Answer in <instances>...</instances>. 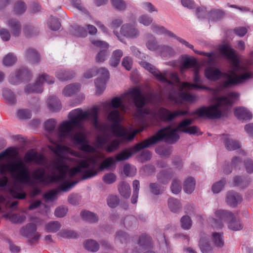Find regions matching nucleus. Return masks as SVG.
<instances>
[{
	"label": "nucleus",
	"mask_w": 253,
	"mask_h": 253,
	"mask_svg": "<svg viewBox=\"0 0 253 253\" xmlns=\"http://www.w3.org/2000/svg\"><path fill=\"white\" fill-rule=\"evenodd\" d=\"M98 108L94 106L89 111H83L81 108L75 109L68 114L69 120L62 122L57 129V135L59 139L71 138L77 145L81 146L80 149L85 152H93L94 148L88 144L87 140L84 133L77 132L74 135L71 132L75 127H80L83 122L89 120L94 127L99 131H106L105 126L99 123Z\"/></svg>",
	"instance_id": "nucleus-1"
},
{
	"label": "nucleus",
	"mask_w": 253,
	"mask_h": 253,
	"mask_svg": "<svg viewBox=\"0 0 253 253\" xmlns=\"http://www.w3.org/2000/svg\"><path fill=\"white\" fill-rule=\"evenodd\" d=\"M97 164L98 160L95 157H91L85 160H80L78 165L70 170L68 166L54 162L53 169L57 170L59 173L58 174L53 171L51 175H45L44 169L39 168L33 171L32 177L41 183L57 182L63 181L69 171L70 177H73L79 173H83L82 179L84 180L97 175L98 171L96 169V167Z\"/></svg>",
	"instance_id": "nucleus-2"
},
{
	"label": "nucleus",
	"mask_w": 253,
	"mask_h": 253,
	"mask_svg": "<svg viewBox=\"0 0 253 253\" xmlns=\"http://www.w3.org/2000/svg\"><path fill=\"white\" fill-rule=\"evenodd\" d=\"M188 125L186 122H180L176 128H171L169 125L160 129L153 136L138 143L132 148V152L136 153L144 148L164 140L168 143H174L179 139V135L176 133L180 132L181 127Z\"/></svg>",
	"instance_id": "nucleus-3"
},
{
	"label": "nucleus",
	"mask_w": 253,
	"mask_h": 253,
	"mask_svg": "<svg viewBox=\"0 0 253 253\" xmlns=\"http://www.w3.org/2000/svg\"><path fill=\"white\" fill-rule=\"evenodd\" d=\"M213 104L208 107L203 106L192 113L199 118H205L209 119H220L227 117L229 114L230 107L232 105V101L227 97L222 96L214 99Z\"/></svg>",
	"instance_id": "nucleus-4"
},
{
	"label": "nucleus",
	"mask_w": 253,
	"mask_h": 253,
	"mask_svg": "<svg viewBox=\"0 0 253 253\" xmlns=\"http://www.w3.org/2000/svg\"><path fill=\"white\" fill-rule=\"evenodd\" d=\"M109 106L114 108L108 115V120L112 123L111 126L112 132L115 136L121 137L123 139L131 141L135 137L136 132H129L120 124L121 116L120 111L118 110L121 107L123 110L125 106L122 98L120 97H114Z\"/></svg>",
	"instance_id": "nucleus-5"
},
{
	"label": "nucleus",
	"mask_w": 253,
	"mask_h": 253,
	"mask_svg": "<svg viewBox=\"0 0 253 253\" xmlns=\"http://www.w3.org/2000/svg\"><path fill=\"white\" fill-rule=\"evenodd\" d=\"M9 172L17 182L25 184H31V175L26 165L21 159L10 164L2 165L0 166V174L4 175Z\"/></svg>",
	"instance_id": "nucleus-6"
},
{
	"label": "nucleus",
	"mask_w": 253,
	"mask_h": 253,
	"mask_svg": "<svg viewBox=\"0 0 253 253\" xmlns=\"http://www.w3.org/2000/svg\"><path fill=\"white\" fill-rule=\"evenodd\" d=\"M209 221L211 226L216 229L222 228L224 221L227 222L229 229L233 231L241 230L243 227L239 219L228 211L219 210L215 211V218H210Z\"/></svg>",
	"instance_id": "nucleus-7"
},
{
	"label": "nucleus",
	"mask_w": 253,
	"mask_h": 253,
	"mask_svg": "<svg viewBox=\"0 0 253 253\" xmlns=\"http://www.w3.org/2000/svg\"><path fill=\"white\" fill-rule=\"evenodd\" d=\"M234 71H229L228 73H222L218 68L208 67L205 70V77L209 80L215 81L223 77L226 79L223 82V86L225 87H229L243 83V81L248 78V75L242 76H237L235 78L232 77V74H234Z\"/></svg>",
	"instance_id": "nucleus-8"
},
{
	"label": "nucleus",
	"mask_w": 253,
	"mask_h": 253,
	"mask_svg": "<svg viewBox=\"0 0 253 253\" xmlns=\"http://www.w3.org/2000/svg\"><path fill=\"white\" fill-rule=\"evenodd\" d=\"M128 94L130 95L136 107V116L138 118L142 119L146 115L150 116L152 119L156 118L155 112L148 108H144L146 103V98L139 88H133Z\"/></svg>",
	"instance_id": "nucleus-9"
},
{
	"label": "nucleus",
	"mask_w": 253,
	"mask_h": 253,
	"mask_svg": "<svg viewBox=\"0 0 253 253\" xmlns=\"http://www.w3.org/2000/svg\"><path fill=\"white\" fill-rule=\"evenodd\" d=\"M219 51L221 54L225 56L227 58L231 61V64L233 66V69L231 71H234L235 72L234 74H232V77L235 78L237 76H242L245 75H248V78L244 80L243 82L248 79H249L252 77V74L249 73H246L241 75H237L236 72L238 71L240 68L239 62L237 58L236 57L234 50L233 49L228 47L226 45H223L219 49Z\"/></svg>",
	"instance_id": "nucleus-10"
},
{
	"label": "nucleus",
	"mask_w": 253,
	"mask_h": 253,
	"mask_svg": "<svg viewBox=\"0 0 253 253\" xmlns=\"http://www.w3.org/2000/svg\"><path fill=\"white\" fill-rule=\"evenodd\" d=\"M44 82H46L48 84H52L54 83V79L49 77L46 74H43L38 79L35 84H28L25 88V91L26 93H41L42 91V84Z\"/></svg>",
	"instance_id": "nucleus-11"
},
{
	"label": "nucleus",
	"mask_w": 253,
	"mask_h": 253,
	"mask_svg": "<svg viewBox=\"0 0 253 253\" xmlns=\"http://www.w3.org/2000/svg\"><path fill=\"white\" fill-rule=\"evenodd\" d=\"M189 114L187 110H176L171 111L168 109L161 107L159 109L158 115L161 120L164 122L170 123L179 116H185Z\"/></svg>",
	"instance_id": "nucleus-12"
},
{
	"label": "nucleus",
	"mask_w": 253,
	"mask_h": 253,
	"mask_svg": "<svg viewBox=\"0 0 253 253\" xmlns=\"http://www.w3.org/2000/svg\"><path fill=\"white\" fill-rule=\"evenodd\" d=\"M97 74L99 77L95 81V84L96 88V93L101 94L105 88L106 83L109 78V72L107 68L102 67L97 68Z\"/></svg>",
	"instance_id": "nucleus-13"
},
{
	"label": "nucleus",
	"mask_w": 253,
	"mask_h": 253,
	"mask_svg": "<svg viewBox=\"0 0 253 253\" xmlns=\"http://www.w3.org/2000/svg\"><path fill=\"white\" fill-rule=\"evenodd\" d=\"M32 76L31 72L26 68H21L15 73L11 74L9 78V82L12 84H19L21 82L29 80Z\"/></svg>",
	"instance_id": "nucleus-14"
},
{
	"label": "nucleus",
	"mask_w": 253,
	"mask_h": 253,
	"mask_svg": "<svg viewBox=\"0 0 253 253\" xmlns=\"http://www.w3.org/2000/svg\"><path fill=\"white\" fill-rule=\"evenodd\" d=\"M37 226L35 224L30 223L27 224L20 230V233L22 235L28 238L30 244H33L35 241H37L40 237L39 233L36 232Z\"/></svg>",
	"instance_id": "nucleus-15"
},
{
	"label": "nucleus",
	"mask_w": 253,
	"mask_h": 253,
	"mask_svg": "<svg viewBox=\"0 0 253 253\" xmlns=\"http://www.w3.org/2000/svg\"><path fill=\"white\" fill-rule=\"evenodd\" d=\"M140 64L144 69L152 74L157 78V79L160 82L164 83H167L169 84H172L171 81L168 80L164 75H163L159 70L157 69L153 65L146 61H141L140 62Z\"/></svg>",
	"instance_id": "nucleus-16"
},
{
	"label": "nucleus",
	"mask_w": 253,
	"mask_h": 253,
	"mask_svg": "<svg viewBox=\"0 0 253 253\" xmlns=\"http://www.w3.org/2000/svg\"><path fill=\"white\" fill-rule=\"evenodd\" d=\"M24 159L27 163L34 162L40 165H43L45 161V158L43 155L39 154L34 149L28 150L25 155Z\"/></svg>",
	"instance_id": "nucleus-17"
},
{
	"label": "nucleus",
	"mask_w": 253,
	"mask_h": 253,
	"mask_svg": "<svg viewBox=\"0 0 253 253\" xmlns=\"http://www.w3.org/2000/svg\"><path fill=\"white\" fill-rule=\"evenodd\" d=\"M120 33L124 36L130 39H134L139 35V31L133 24H124L120 29Z\"/></svg>",
	"instance_id": "nucleus-18"
},
{
	"label": "nucleus",
	"mask_w": 253,
	"mask_h": 253,
	"mask_svg": "<svg viewBox=\"0 0 253 253\" xmlns=\"http://www.w3.org/2000/svg\"><path fill=\"white\" fill-rule=\"evenodd\" d=\"M199 68H196L194 71V84H190L186 83L184 84V87L189 89L192 88L196 89H202L207 90H210L211 89L209 87L202 84L203 81L199 74Z\"/></svg>",
	"instance_id": "nucleus-19"
},
{
	"label": "nucleus",
	"mask_w": 253,
	"mask_h": 253,
	"mask_svg": "<svg viewBox=\"0 0 253 253\" xmlns=\"http://www.w3.org/2000/svg\"><path fill=\"white\" fill-rule=\"evenodd\" d=\"M172 38H173L175 39L179 42H180L181 43L185 45L187 47H189V48L192 49L194 51L195 53H197V54H198L199 55H202L206 56H207V57H209V63H211V62H213L214 61V53H213V52H203V51H198V50H195L193 48L194 46H193V45L189 43L188 42H187V41H186L184 39H182L181 38L176 36L175 34H174V37H172Z\"/></svg>",
	"instance_id": "nucleus-20"
},
{
	"label": "nucleus",
	"mask_w": 253,
	"mask_h": 253,
	"mask_svg": "<svg viewBox=\"0 0 253 253\" xmlns=\"http://www.w3.org/2000/svg\"><path fill=\"white\" fill-rule=\"evenodd\" d=\"M184 122L187 123V124L188 123V125L181 127L180 132L186 133L189 134H202V132H200L199 128L198 126H189L193 123V121L192 119H185L182 120L180 122Z\"/></svg>",
	"instance_id": "nucleus-21"
},
{
	"label": "nucleus",
	"mask_w": 253,
	"mask_h": 253,
	"mask_svg": "<svg viewBox=\"0 0 253 253\" xmlns=\"http://www.w3.org/2000/svg\"><path fill=\"white\" fill-rule=\"evenodd\" d=\"M242 200L241 195L235 191H229L227 194L226 201L227 203L231 207H236L238 204L241 203Z\"/></svg>",
	"instance_id": "nucleus-22"
},
{
	"label": "nucleus",
	"mask_w": 253,
	"mask_h": 253,
	"mask_svg": "<svg viewBox=\"0 0 253 253\" xmlns=\"http://www.w3.org/2000/svg\"><path fill=\"white\" fill-rule=\"evenodd\" d=\"M183 60L180 67V71L181 72L192 67L194 68V71H195L196 68H199L198 64L195 58L185 55L183 57Z\"/></svg>",
	"instance_id": "nucleus-23"
},
{
	"label": "nucleus",
	"mask_w": 253,
	"mask_h": 253,
	"mask_svg": "<svg viewBox=\"0 0 253 253\" xmlns=\"http://www.w3.org/2000/svg\"><path fill=\"white\" fill-rule=\"evenodd\" d=\"M6 24L10 28L13 36H19L21 34V26L19 21L15 19H10L6 22Z\"/></svg>",
	"instance_id": "nucleus-24"
},
{
	"label": "nucleus",
	"mask_w": 253,
	"mask_h": 253,
	"mask_svg": "<svg viewBox=\"0 0 253 253\" xmlns=\"http://www.w3.org/2000/svg\"><path fill=\"white\" fill-rule=\"evenodd\" d=\"M26 59L33 64H38L40 62V56L37 50L32 48H29L25 51Z\"/></svg>",
	"instance_id": "nucleus-25"
},
{
	"label": "nucleus",
	"mask_w": 253,
	"mask_h": 253,
	"mask_svg": "<svg viewBox=\"0 0 253 253\" xmlns=\"http://www.w3.org/2000/svg\"><path fill=\"white\" fill-rule=\"evenodd\" d=\"M222 136L224 137L223 142L227 150L233 151L240 148L241 145L238 141L229 138L226 134H223Z\"/></svg>",
	"instance_id": "nucleus-26"
},
{
	"label": "nucleus",
	"mask_w": 253,
	"mask_h": 253,
	"mask_svg": "<svg viewBox=\"0 0 253 253\" xmlns=\"http://www.w3.org/2000/svg\"><path fill=\"white\" fill-rule=\"evenodd\" d=\"M234 114L238 119L245 121H249L253 117L251 112L244 107H239L235 109Z\"/></svg>",
	"instance_id": "nucleus-27"
},
{
	"label": "nucleus",
	"mask_w": 253,
	"mask_h": 253,
	"mask_svg": "<svg viewBox=\"0 0 253 253\" xmlns=\"http://www.w3.org/2000/svg\"><path fill=\"white\" fill-rule=\"evenodd\" d=\"M49 148L58 158V160L55 162H58L59 164H61L60 163H62L64 160V157L63 155L66 150V147L57 144L55 146H49Z\"/></svg>",
	"instance_id": "nucleus-28"
},
{
	"label": "nucleus",
	"mask_w": 253,
	"mask_h": 253,
	"mask_svg": "<svg viewBox=\"0 0 253 253\" xmlns=\"http://www.w3.org/2000/svg\"><path fill=\"white\" fill-rule=\"evenodd\" d=\"M48 107L52 112H57L59 111L62 107L60 100L55 96H51L48 98L47 100Z\"/></svg>",
	"instance_id": "nucleus-29"
},
{
	"label": "nucleus",
	"mask_w": 253,
	"mask_h": 253,
	"mask_svg": "<svg viewBox=\"0 0 253 253\" xmlns=\"http://www.w3.org/2000/svg\"><path fill=\"white\" fill-rule=\"evenodd\" d=\"M75 76V73L71 70H59L56 73V77L61 81L72 79Z\"/></svg>",
	"instance_id": "nucleus-30"
},
{
	"label": "nucleus",
	"mask_w": 253,
	"mask_h": 253,
	"mask_svg": "<svg viewBox=\"0 0 253 253\" xmlns=\"http://www.w3.org/2000/svg\"><path fill=\"white\" fill-rule=\"evenodd\" d=\"M123 52L121 49L114 50L109 60V65L112 67H116L119 64Z\"/></svg>",
	"instance_id": "nucleus-31"
},
{
	"label": "nucleus",
	"mask_w": 253,
	"mask_h": 253,
	"mask_svg": "<svg viewBox=\"0 0 253 253\" xmlns=\"http://www.w3.org/2000/svg\"><path fill=\"white\" fill-rule=\"evenodd\" d=\"M148 40L146 42L147 48L151 51L161 49L162 47L158 44L155 37L151 34L148 35Z\"/></svg>",
	"instance_id": "nucleus-32"
},
{
	"label": "nucleus",
	"mask_w": 253,
	"mask_h": 253,
	"mask_svg": "<svg viewBox=\"0 0 253 253\" xmlns=\"http://www.w3.org/2000/svg\"><path fill=\"white\" fill-rule=\"evenodd\" d=\"M138 244L144 249L152 247V239L149 235L142 234L139 238Z\"/></svg>",
	"instance_id": "nucleus-33"
},
{
	"label": "nucleus",
	"mask_w": 253,
	"mask_h": 253,
	"mask_svg": "<svg viewBox=\"0 0 253 253\" xmlns=\"http://www.w3.org/2000/svg\"><path fill=\"white\" fill-rule=\"evenodd\" d=\"M250 182V180L247 177H244L240 176H236L234 177L233 179V183L234 186H238L242 189H244L247 187L249 183Z\"/></svg>",
	"instance_id": "nucleus-34"
},
{
	"label": "nucleus",
	"mask_w": 253,
	"mask_h": 253,
	"mask_svg": "<svg viewBox=\"0 0 253 253\" xmlns=\"http://www.w3.org/2000/svg\"><path fill=\"white\" fill-rule=\"evenodd\" d=\"M118 190L122 196L125 198H128L131 193L129 185L126 182H121L118 186Z\"/></svg>",
	"instance_id": "nucleus-35"
},
{
	"label": "nucleus",
	"mask_w": 253,
	"mask_h": 253,
	"mask_svg": "<svg viewBox=\"0 0 253 253\" xmlns=\"http://www.w3.org/2000/svg\"><path fill=\"white\" fill-rule=\"evenodd\" d=\"M151 28L154 33L158 35H162L165 34L170 37H174V34L173 33L167 30L164 26L158 25L156 24H153L151 26Z\"/></svg>",
	"instance_id": "nucleus-36"
},
{
	"label": "nucleus",
	"mask_w": 253,
	"mask_h": 253,
	"mask_svg": "<svg viewBox=\"0 0 253 253\" xmlns=\"http://www.w3.org/2000/svg\"><path fill=\"white\" fill-rule=\"evenodd\" d=\"M2 96L4 99L10 104L13 105L16 103V98L14 92L10 89L5 88L2 90Z\"/></svg>",
	"instance_id": "nucleus-37"
},
{
	"label": "nucleus",
	"mask_w": 253,
	"mask_h": 253,
	"mask_svg": "<svg viewBox=\"0 0 253 253\" xmlns=\"http://www.w3.org/2000/svg\"><path fill=\"white\" fill-rule=\"evenodd\" d=\"M195 180L192 177H189L185 179L183 184V190L187 194H191L195 189Z\"/></svg>",
	"instance_id": "nucleus-38"
},
{
	"label": "nucleus",
	"mask_w": 253,
	"mask_h": 253,
	"mask_svg": "<svg viewBox=\"0 0 253 253\" xmlns=\"http://www.w3.org/2000/svg\"><path fill=\"white\" fill-rule=\"evenodd\" d=\"M171 175L168 170H163L159 172L157 175L158 181L163 184H167L171 179Z\"/></svg>",
	"instance_id": "nucleus-39"
},
{
	"label": "nucleus",
	"mask_w": 253,
	"mask_h": 253,
	"mask_svg": "<svg viewBox=\"0 0 253 253\" xmlns=\"http://www.w3.org/2000/svg\"><path fill=\"white\" fill-rule=\"evenodd\" d=\"M80 214L83 220L90 223H95L98 219V216L95 213L88 211H82Z\"/></svg>",
	"instance_id": "nucleus-40"
},
{
	"label": "nucleus",
	"mask_w": 253,
	"mask_h": 253,
	"mask_svg": "<svg viewBox=\"0 0 253 253\" xmlns=\"http://www.w3.org/2000/svg\"><path fill=\"white\" fill-rule=\"evenodd\" d=\"M84 248L91 252H96L99 250V245L95 240L88 239L84 242Z\"/></svg>",
	"instance_id": "nucleus-41"
},
{
	"label": "nucleus",
	"mask_w": 253,
	"mask_h": 253,
	"mask_svg": "<svg viewBox=\"0 0 253 253\" xmlns=\"http://www.w3.org/2000/svg\"><path fill=\"white\" fill-rule=\"evenodd\" d=\"M61 224L58 221H51L45 225V230L49 233H56L60 230Z\"/></svg>",
	"instance_id": "nucleus-42"
},
{
	"label": "nucleus",
	"mask_w": 253,
	"mask_h": 253,
	"mask_svg": "<svg viewBox=\"0 0 253 253\" xmlns=\"http://www.w3.org/2000/svg\"><path fill=\"white\" fill-rule=\"evenodd\" d=\"M80 88L79 84H70L67 85L63 90V94L66 96H70L79 91Z\"/></svg>",
	"instance_id": "nucleus-43"
},
{
	"label": "nucleus",
	"mask_w": 253,
	"mask_h": 253,
	"mask_svg": "<svg viewBox=\"0 0 253 253\" xmlns=\"http://www.w3.org/2000/svg\"><path fill=\"white\" fill-rule=\"evenodd\" d=\"M168 206L170 210L173 212H177L181 208L179 201L174 198H169L168 201Z\"/></svg>",
	"instance_id": "nucleus-44"
},
{
	"label": "nucleus",
	"mask_w": 253,
	"mask_h": 253,
	"mask_svg": "<svg viewBox=\"0 0 253 253\" xmlns=\"http://www.w3.org/2000/svg\"><path fill=\"white\" fill-rule=\"evenodd\" d=\"M224 14V12L221 10H212L208 13V17L209 20L216 21L222 18Z\"/></svg>",
	"instance_id": "nucleus-45"
},
{
	"label": "nucleus",
	"mask_w": 253,
	"mask_h": 253,
	"mask_svg": "<svg viewBox=\"0 0 253 253\" xmlns=\"http://www.w3.org/2000/svg\"><path fill=\"white\" fill-rule=\"evenodd\" d=\"M150 192L154 195H159L163 193L164 187L156 182L150 183L149 185Z\"/></svg>",
	"instance_id": "nucleus-46"
},
{
	"label": "nucleus",
	"mask_w": 253,
	"mask_h": 253,
	"mask_svg": "<svg viewBox=\"0 0 253 253\" xmlns=\"http://www.w3.org/2000/svg\"><path fill=\"white\" fill-rule=\"evenodd\" d=\"M72 34L77 37H85L87 36V32L83 27L75 25L71 27Z\"/></svg>",
	"instance_id": "nucleus-47"
},
{
	"label": "nucleus",
	"mask_w": 253,
	"mask_h": 253,
	"mask_svg": "<svg viewBox=\"0 0 253 253\" xmlns=\"http://www.w3.org/2000/svg\"><path fill=\"white\" fill-rule=\"evenodd\" d=\"M212 241L216 247L218 248L222 247L224 245L222 233L213 232L212 235Z\"/></svg>",
	"instance_id": "nucleus-48"
},
{
	"label": "nucleus",
	"mask_w": 253,
	"mask_h": 253,
	"mask_svg": "<svg viewBox=\"0 0 253 253\" xmlns=\"http://www.w3.org/2000/svg\"><path fill=\"white\" fill-rule=\"evenodd\" d=\"M58 235L66 239H76L78 235L76 232L69 229H62L58 233Z\"/></svg>",
	"instance_id": "nucleus-49"
},
{
	"label": "nucleus",
	"mask_w": 253,
	"mask_h": 253,
	"mask_svg": "<svg viewBox=\"0 0 253 253\" xmlns=\"http://www.w3.org/2000/svg\"><path fill=\"white\" fill-rule=\"evenodd\" d=\"M27 9V6L25 3L21 0L16 2L13 7V11L16 15H21L23 14Z\"/></svg>",
	"instance_id": "nucleus-50"
},
{
	"label": "nucleus",
	"mask_w": 253,
	"mask_h": 253,
	"mask_svg": "<svg viewBox=\"0 0 253 253\" xmlns=\"http://www.w3.org/2000/svg\"><path fill=\"white\" fill-rule=\"evenodd\" d=\"M132 155L130 149H124L115 156L117 162H121L128 159Z\"/></svg>",
	"instance_id": "nucleus-51"
},
{
	"label": "nucleus",
	"mask_w": 253,
	"mask_h": 253,
	"mask_svg": "<svg viewBox=\"0 0 253 253\" xmlns=\"http://www.w3.org/2000/svg\"><path fill=\"white\" fill-rule=\"evenodd\" d=\"M199 245L203 253H212V250L210 243L205 238H201L200 240Z\"/></svg>",
	"instance_id": "nucleus-52"
},
{
	"label": "nucleus",
	"mask_w": 253,
	"mask_h": 253,
	"mask_svg": "<svg viewBox=\"0 0 253 253\" xmlns=\"http://www.w3.org/2000/svg\"><path fill=\"white\" fill-rule=\"evenodd\" d=\"M23 32L26 37L30 38L37 35L39 31L37 28L34 26L26 25L24 28Z\"/></svg>",
	"instance_id": "nucleus-53"
},
{
	"label": "nucleus",
	"mask_w": 253,
	"mask_h": 253,
	"mask_svg": "<svg viewBox=\"0 0 253 253\" xmlns=\"http://www.w3.org/2000/svg\"><path fill=\"white\" fill-rule=\"evenodd\" d=\"M17 154V152L14 148L12 147H8L3 152L0 153V161L8 156H11L14 158Z\"/></svg>",
	"instance_id": "nucleus-54"
},
{
	"label": "nucleus",
	"mask_w": 253,
	"mask_h": 253,
	"mask_svg": "<svg viewBox=\"0 0 253 253\" xmlns=\"http://www.w3.org/2000/svg\"><path fill=\"white\" fill-rule=\"evenodd\" d=\"M16 56L12 53H9L4 57L3 64L5 66H11L16 62Z\"/></svg>",
	"instance_id": "nucleus-55"
},
{
	"label": "nucleus",
	"mask_w": 253,
	"mask_h": 253,
	"mask_svg": "<svg viewBox=\"0 0 253 253\" xmlns=\"http://www.w3.org/2000/svg\"><path fill=\"white\" fill-rule=\"evenodd\" d=\"M181 227L185 230H189L192 226V222L188 215H184L180 219Z\"/></svg>",
	"instance_id": "nucleus-56"
},
{
	"label": "nucleus",
	"mask_w": 253,
	"mask_h": 253,
	"mask_svg": "<svg viewBox=\"0 0 253 253\" xmlns=\"http://www.w3.org/2000/svg\"><path fill=\"white\" fill-rule=\"evenodd\" d=\"M114 164L115 162L113 158L112 157H108L102 162L99 167L98 169L100 171H102L105 169H108Z\"/></svg>",
	"instance_id": "nucleus-57"
},
{
	"label": "nucleus",
	"mask_w": 253,
	"mask_h": 253,
	"mask_svg": "<svg viewBox=\"0 0 253 253\" xmlns=\"http://www.w3.org/2000/svg\"><path fill=\"white\" fill-rule=\"evenodd\" d=\"M170 189L173 194H178L181 190V181L177 178L173 179L171 184Z\"/></svg>",
	"instance_id": "nucleus-58"
},
{
	"label": "nucleus",
	"mask_w": 253,
	"mask_h": 253,
	"mask_svg": "<svg viewBox=\"0 0 253 253\" xmlns=\"http://www.w3.org/2000/svg\"><path fill=\"white\" fill-rule=\"evenodd\" d=\"M138 21L140 24L145 26H148L152 23L153 19L150 15L144 14L138 17Z\"/></svg>",
	"instance_id": "nucleus-59"
},
{
	"label": "nucleus",
	"mask_w": 253,
	"mask_h": 253,
	"mask_svg": "<svg viewBox=\"0 0 253 253\" xmlns=\"http://www.w3.org/2000/svg\"><path fill=\"white\" fill-rule=\"evenodd\" d=\"M48 26L52 31H57L60 29L61 24L57 18L51 16L48 22Z\"/></svg>",
	"instance_id": "nucleus-60"
},
{
	"label": "nucleus",
	"mask_w": 253,
	"mask_h": 253,
	"mask_svg": "<svg viewBox=\"0 0 253 253\" xmlns=\"http://www.w3.org/2000/svg\"><path fill=\"white\" fill-rule=\"evenodd\" d=\"M179 97L183 101L191 103L195 102L197 99L195 95L184 92L179 94Z\"/></svg>",
	"instance_id": "nucleus-61"
},
{
	"label": "nucleus",
	"mask_w": 253,
	"mask_h": 253,
	"mask_svg": "<svg viewBox=\"0 0 253 253\" xmlns=\"http://www.w3.org/2000/svg\"><path fill=\"white\" fill-rule=\"evenodd\" d=\"M56 124V120L54 119H50L47 120L44 125V128L49 132H52L55 128Z\"/></svg>",
	"instance_id": "nucleus-62"
},
{
	"label": "nucleus",
	"mask_w": 253,
	"mask_h": 253,
	"mask_svg": "<svg viewBox=\"0 0 253 253\" xmlns=\"http://www.w3.org/2000/svg\"><path fill=\"white\" fill-rule=\"evenodd\" d=\"M136 172V168L129 164H126L124 167V172L127 176H133Z\"/></svg>",
	"instance_id": "nucleus-63"
},
{
	"label": "nucleus",
	"mask_w": 253,
	"mask_h": 253,
	"mask_svg": "<svg viewBox=\"0 0 253 253\" xmlns=\"http://www.w3.org/2000/svg\"><path fill=\"white\" fill-rule=\"evenodd\" d=\"M109 55V52L107 49L100 50L96 55L95 60L96 62H103Z\"/></svg>",
	"instance_id": "nucleus-64"
}]
</instances>
